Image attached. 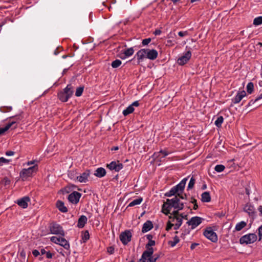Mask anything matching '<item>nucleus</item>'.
I'll return each mask as SVG.
<instances>
[{"label":"nucleus","instance_id":"2f4dec72","mask_svg":"<svg viewBox=\"0 0 262 262\" xmlns=\"http://www.w3.org/2000/svg\"><path fill=\"white\" fill-rule=\"evenodd\" d=\"M247 225V223L244 221H241L239 223H238L236 226L235 229L237 231H241L242 229H243L244 227H245Z\"/></svg>","mask_w":262,"mask_h":262},{"label":"nucleus","instance_id":"8fccbe9b","mask_svg":"<svg viewBox=\"0 0 262 262\" xmlns=\"http://www.w3.org/2000/svg\"><path fill=\"white\" fill-rule=\"evenodd\" d=\"M32 254L35 257H37L39 255V252L37 250H34L32 251Z\"/></svg>","mask_w":262,"mask_h":262},{"label":"nucleus","instance_id":"a19ab883","mask_svg":"<svg viewBox=\"0 0 262 262\" xmlns=\"http://www.w3.org/2000/svg\"><path fill=\"white\" fill-rule=\"evenodd\" d=\"M225 167L223 165H217L215 166L214 170L217 172H221L224 171Z\"/></svg>","mask_w":262,"mask_h":262},{"label":"nucleus","instance_id":"4be33fe9","mask_svg":"<svg viewBox=\"0 0 262 262\" xmlns=\"http://www.w3.org/2000/svg\"><path fill=\"white\" fill-rule=\"evenodd\" d=\"M153 228V225L150 221H146L143 225L142 232L145 233L151 230Z\"/></svg>","mask_w":262,"mask_h":262},{"label":"nucleus","instance_id":"393cba45","mask_svg":"<svg viewBox=\"0 0 262 262\" xmlns=\"http://www.w3.org/2000/svg\"><path fill=\"white\" fill-rule=\"evenodd\" d=\"M155 245V241L153 240H150L148 241V243L146 245L145 248L146 249V250L145 251H147L149 252V251L151 252L150 255H152L154 253V249L151 247V246H154Z\"/></svg>","mask_w":262,"mask_h":262},{"label":"nucleus","instance_id":"f8f14e48","mask_svg":"<svg viewBox=\"0 0 262 262\" xmlns=\"http://www.w3.org/2000/svg\"><path fill=\"white\" fill-rule=\"evenodd\" d=\"M123 164L119 161H112L110 164H107L106 167L111 170H115L118 172L123 168Z\"/></svg>","mask_w":262,"mask_h":262},{"label":"nucleus","instance_id":"09e8293b","mask_svg":"<svg viewBox=\"0 0 262 262\" xmlns=\"http://www.w3.org/2000/svg\"><path fill=\"white\" fill-rule=\"evenodd\" d=\"M107 252L110 254H112L114 253V248L113 247H109L107 248Z\"/></svg>","mask_w":262,"mask_h":262},{"label":"nucleus","instance_id":"1a4fd4ad","mask_svg":"<svg viewBox=\"0 0 262 262\" xmlns=\"http://www.w3.org/2000/svg\"><path fill=\"white\" fill-rule=\"evenodd\" d=\"M204 235L212 242H216L217 241V236L211 228H207L204 232Z\"/></svg>","mask_w":262,"mask_h":262},{"label":"nucleus","instance_id":"b1692460","mask_svg":"<svg viewBox=\"0 0 262 262\" xmlns=\"http://www.w3.org/2000/svg\"><path fill=\"white\" fill-rule=\"evenodd\" d=\"M88 221L87 217L85 215H81L78 219L77 226L79 228H83Z\"/></svg>","mask_w":262,"mask_h":262},{"label":"nucleus","instance_id":"c85d7f7f","mask_svg":"<svg viewBox=\"0 0 262 262\" xmlns=\"http://www.w3.org/2000/svg\"><path fill=\"white\" fill-rule=\"evenodd\" d=\"M16 123L15 121H12L8 123L5 127L0 128V135H2L5 133V132L8 130L13 124Z\"/></svg>","mask_w":262,"mask_h":262},{"label":"nucleus","instance_id":"a878e982","mask_svg":"<svg viewBox=\"0 0 262 262\" xmlns=\"http://www.w3.org/2000/svg\"><path fill=\"white\" fill-rule=\"evenodd\" d=\"M56 206L61 212L63 213L68 212L67 208L64 206L63 202L62 201H58L56 203Z\"/></svg>","mask_w":262,"mask_h":262},{"label":"nucleus","instance_id":"9d476101","mask_svg":"<svg viewBox=\"0 0 262 262\" xmlns=\"http://www.w3.org/2000/svg\"><path fill=\"white\" fill-rule=\"evenodd\" d=\"M191 56V53L190 51H188L178 58L177 62L179 65L183 66L186 64L189 60Z\"/></svg>","mask_w":262,"mask_h":262},{"label":"nucleus","instance_id":"c9c22d12","mask_svg":"<svg viewBox=\"0 0 262 262\" xmlns=\"http://www.w3.org/2000/svg\"><path fill=\"white\" fill-rule=\"evenodd\" d=\"M176 194H178V192L177 189H176L174 187H173L168 192L165 193V195L169 197L174 195Z\"/></svg>","mask_w":262,"mask_h":262},{"label":"nucleus","instance_id":"6e6d98bb","mask_svg":"<svg viewBox=\"0 0 262 262\" xmlns=\"http://www.w3.org/2000/svg\"><path fill=\"white\" fill-rule=\"evenodd\" d=\"M14 152L12 151H7L6 152V155H7L8 156H12L14 155Z\"/></svg>","mask_w":262,"mask_h":262},{"label":"nucleus","instance_id":"bf43d9fd","mask_svg":"<svg viewBox=\"0 0 262 262\" xmlns=\"http://www.w3.org/2000/svg\"><path fill=\"white\" fill-rule=\"evenodd\" d=\"M134 107V106H138L139 105V102L138 101H136L134 102L132 104L130 105Z\"/></svg>","mask_w":262,"mask_h":262},{"label":"nucleus","instance_id":"aec40b11","mask_svg":"<svg viewBox=\"0 0 262 262\" xmlns=\"http://www.w3.org/2000/svg\"><path fill=\"white\" fill-rule=\"evenodd\" d=\"M244 210L249 214L250 216H251L252 219L254 218L255 211L253 206L251 205V204H247L245 206Z\"/></svg>","mask_w":262,"mask_h":262},{"label":"nucleus","instance_id":"39448f33","mask_svg":"<svg viewBox=\"0 0 262 262\" xmlns=\"http://www.w3.org/2000/svg\"><path fill=\"white\" fill-rule=\"evenodd\" d=\"M257 238V237L255 234L249 233L242 236L239 239V243L241 244L246 245L252 244L256 241Z\"/></svg>","mask_w":262,"mask_h":262},{"label":"nucleus","instance_id":"423d86ee","mask_svg":"<svg viewBox=\"0 0 262 262\" xmlns=\"http://www.w3.org/2000/svg\"><path fill=\"white\" fill-rule=\"evenodd\" d=\"M50 240L53 243L59 245L67 250L70 248L69 242L63 237L52 236Z\"/></svg>","mask_w":262,"mask_h":262},{"label":"nucleus","instance_id":"4468645a","mask_svg":"<svg viewBox=\"0 0 262 262\" xmlns=\"http://www.w3.org/2000/svg\"><path fill=\"white\" fill-rule=\"evenodd\" d=\"M91 174L90 170L87 169L80 176L77 177V180L80 183H86Z\"/></svg>","mask_w":262,"mask_h":262},{"label":"nucleus","instance_id":"680f3d73","mask_svg":"<svg viewBox=\"0 0 262 262\" xmlns=\"http://www.w3.org/2000/svg\"><path fill=\"white\" fill-rule=\"evenodd\" d=\"M181 193H180V196H178L180 199H186V198H187V195L186 194H184V195L182 194L181 195Z\"/></svg>","mask_w":262,"mask_h":262},{"label":"nucleus","instance_id":"864d4df0","mask_svg":"<svg viewBox=\"0 0 262 262\" xmlns=\"http://www.w3.org/2000/svg\"><path fill=\"white\" fill-rule=\"evenodd\" d=\"M151 257L152 258V259H155V261H157V260L159 258V255L158 254H155L154 255H152L151 256Z\"/></svg>","mask_w":262,"mask_h":262},{"label":"nucleus","instance_id":"4d7b16f0","mask_svg":"<svg viewBox=\"0 0 262 262\" xmlns=\"http://www.w3.org/2000/svg\"><path fill=\"white\" fill-rule=\"evenodd\" d=\"M146 260H147V262H156L155 259V258L152 259V258L151 257V256L148 257Z\"/></svg>","mask_w":262,"mask_h":262},{"label":"nucleus","instance_id":"5701e85b","mask_svg":"<svg viewBox=\"0 0 262 262\" xmlns=\"http://www.w3.org/2000/svg\"><path fill=\"white\" fill-rule=\"evenodd\" d=\"M106 174V170L104 168L99 167L95 171L94 175L98 178H102Z\"/></svg>","mask_w":262,"mask_h":262},{"label":"nucleus","instance_id":"4c0bfd02","mask_svg":"<svg viewBox=\"0 0 262 262\" xmlns=\"http://www.w3.org/2000/svg\"><path fill=\"white\" fill-rule=\"evenodd\" d=\"M122 63V62L119 59H116L112 62L111 66L113 68H117L119 67Z\"/></svg>","mask_w":262,"mask_h":262},{"label":"nucleus","instance_id":"2eb2a0df","mask_svg":"<svg viewBox=\"0 0 262 262\" xmlns=\"http://www.w3.org/2000/svg\"><path fill=\"white\" fill-rule=\"evenodd\" d=\"M145 50L146 58H148L151 60H154L157 58L158 53L157 50L155 49H145Z\"/></svg>","mask_w":262,"mask_h":262},{"label":"nucleus","instance_id":"49530a36","mask_svg":"<svg viewBox=\"0 0 262 262\" xmlns=\"http://www.w3.org/2000/svg\"><path fill=\"white\" fill-rule=\"evenodd\" d=\"M151 39L150 38H145L144 39H143L142 41V45L143 46L147 45L151 41Z\"/></svg>","mask_w":262,"mask_h":262},{"label":"nucleus","instance_id":"13d9d810","mask_svg":"<svg viewBox=\"0 0 262 262\" xmlns=\"http://www.w3.org/2000/svg\"><path fill=\"white\" fill-rule=\"evenodd\" d=\"M53 256V254L49 251L48 252H47L46 253V257L48 258H52Z\"/></svg>","mask_w":262,"mask_h":262},{"label":"nucleus","instance_id":"72a5a7b5","mask_svg":"<svg viewBox=\"0 0 262 262\" xmlns=\"http://www.w3.org/2000/svg\"><path fill=\"white\" fill-rule=\"evenodd\" d=\"M180 241L179 238L177 236H175L173 237V241H170L168 242V245H170L171 247H173L176 245L177 244H178Z\"/></svg>","mask_w":262,"mask_h":262},{"label":"nucleus","instance_id":"0eeeda50","mask_svg":"<svg viewBox=\"0 0 262 262\" xmlns=\"http://www.w3.org/2000/svg\"><path fill=\"white\" fill-rule=\"evenodd\" d=\"M50 230L52 234L60 235L62 236L65 235L62 227L56 223H52L50 225Z\"/></svg>","mask_w":262,"mask_h":262},{"label":"nucleus","instance_id":"3c124183","mask_svg":"<svg viewBox=\"0 0 262 262\" xmlns=\"http://www.w3.org/2000/svg\"><path fill=\"white\" fill-rule=\"evenodd\" d=\"M178 35L181 37H183V36L187 35V32L186 31H185V32L180 31L178 33Z\"/></svg>","mask_w":262,"mask_h":262},{"label":"nucleus","instance_id":"338daca9","mask_svg":"<svg viewBox=\"0 0 262 262\" xmlns=\"http://www.w3.org/2000/svg\"><path fill=\"white\" fill-rule=\"evenodd\" d=\"M20 255L21 257H25L26 254H25V252L24 251V250H22V251H21V252H20Z\"/></svg>","mask_w":262,"mask_h":262},{"label":"nucleus","instance_id":"473e14b6","mask_svg":"<svg viewBox=\"0 0 262 262\" xmlns=\"http://www.w3.org/2000/svg\"><path fill=\"white\" fill-rule=\"evenodd\" d=\"M134 111V108L132 106L129 105L125 110L123 111V115L125 116L132 113Z\"/></svg>","mask_w":262,"mask_h":262},{"label":"nucleus","instance_id":"58836bf2","mask_svg":"<svg viewBox=\"0 0 262 262\" xmlns=\"http://www.w3.org/2000/svg\"><path fill=\"white\" fill-rule=\"evenodd\" d=\"M195 179L193 177H192L191 178L190 181L188 185V187H187L188 189H191L193 187L194 185L195 184Z\"/></svg>","mask_w":262,"mask_h":262},{"label":"nucleus","instance_id":"ea45409f","mask_svg":"<svg viewBox=\"0 0 262 262\" xmlns=\"http://www.w3.org/2000/svg\"><path fill=\"white\" fill-rule=\"evenodd\" d=\"M262 24V16L255 18L253 20V24L255 26L260 25Z\"/></svg>","mask_w":262,"mask_h":262},{"label":"nucleus","instance_id":"6ab92c4d","mask_svg":"<svg viewBox=\"0 0 262 262\" xmlns=\"http://www.w3.org/2000/svg\"><path fill=\"white\" fill-rule=\"evenodd\" d=\"M187 181V178H184L177 185L174 186L177 190L178 196H180V193H182L184 190Z\"/></svg>","mask_w":262,"mask_h":262},{"label":"nucleus","instance_id":"f3484780","mask_svg":"<svg viewBox=\"0 0 262 262\" xmlns=\"http://www.w3.org/2000/svg\"><path fill=\"white\" fill-rule=\"evenodd\" d=\"M30 201V199L29 196H24L16 201V203L20 207L23 208H26L28 207V203Z\"/></svg>","mask_w":262,"mask_h":262},{"label":"nucleus","instance_id":"c756f323","mask_svg":"<svg viewBox=\"0 0 262 262\" xmlns=\"http://www.w3.org/2000/svg\"><path fill=\"white\" fill-rule=\"evenodd\" d=\"M151 252L144 251L142 254L141 258L138 261V262H146L148 257L150 256Z\"/></svg>","mask_w":262,"mask_h":262},{"label":"nucleus","instance_id":"c03bdc74","mask_svg":"<svg viewBox=\"0 0 262 262\" xmlns=\"http://www.w3.org/2000/svg\"><path fill=\"white\" fill-rule=\"evenodd\" d=\"M90 238V234L88 231H85L82 235V239L84 241L88 240Z\"/></svg>","mask_w":262,"mask_h":262},{"label":"nucleus","instance_id":"7ed1b4c3","mask_svg":"<svg viewBox=\"0 0 262 262\" xmlns=\"http://www.w3.org/2000/svg\"><path fill=\"white\" fill-rule=\"evenodd\" d=\"M38 169L37 165H34L28 168L23 169L20 172V177L23 180H26L27 178L31 177L34 172H36Z\"/></svg>","mask_w":262,"mask_h":262},{"label":"nucleus","instance_id":"e433bc0d","mask_svg":"<svg viewBox=\"0 0 262 262\" xmlns=\"http://www.w3.org/2000/svg\"><path fill=\"white\" fill-rule=\"evenodd\" d=\"M223 121H224L223 117L222 116H220L215 120L214 124L217 127H220L221 126V125L223 122Z\"/></svg>","mask_w":262,"mask_h":262},{"label":"nucleus","instance_id":"f257e3e1","mask_svg":"<svg viewBox=\"0 0 262 262\" xmlns=\"http://www.w3.org/2000/svg\"><path fill=\"white\" fill-rule=\"evenodd\" d=\"M173 208L179 212L184 208V203L181 202L180 199L177 195L171 199H167L162 205V212L166 215L170 213L171 209Z\"/></svg>","mask_w":262,"mask_h":262},{"label":"nucleus","instance_id":"052dcab7","mask_svg":"<svg viewBox=\"0 0 262 262\" xmlns=\"http://www.w3.org/2000/svg\"><path fill=\"white\" fill-rule=\"evenodd\" d=\"M198 245H199V244H198V243H192L190 246V248L191 250H193Z\"/></svg>","mask_w":262,"mask_h":262},{"label":"nucleus","instance_id":"bb28decb","mask_svg":"<svg viewBox=\"0 0 262 262\" xmlns=\"http://www.w3.org/2000/svg\"><path fill=\"white\" fill-rule=\"evenodd\" d=\"M201 200L203 202H209L211 201V196L209 192H204L201 195Z\"/></svg>","mask_w":262,"mask_h":262},{"label":"nucleus","instance_id":"9b49d317","mask_svg":"<svg viewBox=\"0 0 262 262\" xmlns=\"http://www.w3.org/2000/svg\"><path fill=\"white\" fill-rule=\"evenodd\" d=\"M203 219L199 216L192 217L187 222L189 226H191V229H194L202 222Z\"/></svg>","mask_w":262,"mask_h":262},{"label":"nucleus","instance_id":"a18cd8bd","mask_svg":"<svg viewBox=\"0 0 262 262\" xmlns=\"http://www.w3.org/2000/svg\"><path fill=\"white\" fill-rule=\"evenodd\" d=\"M11 160L6 159L3 157L0 158V166L2 165L4 163H9Z\"/></svg>","mask_w":262,"mask_h":262},{"label":"nucleus","instance_id":"f704fd0d","mask_svg":"<svg viewBox=\"0 0 262 262\" xmlns=\"http://www.w3.org/2000/svg\"><path fill=\"white\" fill-rule=\"evenodd\" d=\"M247 92L248 94H251L253 93L254 90V84L252 82L248 83L246 87Z\"/></svg>","mask_w":262,"mask_h":262},{"label":"nucleus","instance_id":"0e129e2a","mask_svg":"<svg viewBox=\"0 0 262 262\" xmlns=\"http://www.w3.org/2000/svg\"><path fill=\"white\" fill-rule=\"evenodd\" d=\"M146 237L148 239V241L152 240V238H153V236L151 234H148L146 235Z\"/></svg>","mask_w":262,"mask_h":262},{"label":"nucleus","instance_id":"6e6552de","mask_svg":"<svg viewBox=\"0 0 262 262\" xmlns=\"http://www.w3.org/2000/svg\"><path fill=\"white\" fill-rule=\"evenodd\" d=\"M132 234L129 230H126L122 232L119 236L121 242L123 245H127L131 241Z\"/></svg>","mask_w":262,"mask_h":262},{"label":"nucleus","instance_id":"f03ea898","mask_svg":"<svg viewBox=\"0 0 262 262\" xmlns=\"http://www.w3.org/2000/svg\"><path fill=\"white\" fill-rule=\"evenodd\" d=\"M73 94V88L71 84H68L63 91L58 93V98L62 102L68 101L69 99L72 97Z\"/></svg>","mask_w":262,"mask_h":262},{"label":"nucleus","instance_id":"412c9836","mask_svg":"<svg viewBox=\"0 0 262 262\" xmlns=\"http://www.w3.org/2000/svg\"><path fill=\"white\" fill-rule=\"evenodd\" d=\"M134 53V50L133 48H128L125 50L120 55V57L122 59H125L127 57H130Z\"/></svg>","mask_w":262,"mask_h":262},{"label":"nucleus","instance_id":"a211bd4d","mask_svg":"<svg viewBox=\"0 0 262 262\" xmlns=\"http://www.w3.org/2000/svg\"><path fill=\"white\" fill-rule=\"evenodd\" d=\"M246 95L245 91H238L235 97L232 99V101L234 104L238 103Z\"/></svg>","mask_w":262,"mask_h":262},{"label":"nucleus","instance_id":"774afa93","mask_svg":"<svg viewBox=\"0 0 262 262\" xmlns=\"http://www.w3.org/2000/svg\"><path fill=\"white\" fill-rule=\"evenodd\" d=\"M34 162H35V161H34V160L30 161L28 162L27 164V165H32L34 163Z\"/></svg>","mask_w":262,"mask_h":262},{"label":"nucleus","instance_id":"20e7f679","mask_svg":"<svg viewBox=\"0 0 262 262\" xmlns=\"http://www.w3.org/2000/svg\"><path fill=\"white\" fill-rule=\"evenodd\" d=\"M169 219L174 225V229L177 230L180 228L182 224V217L179 216V212L173 211L169 216Z\"/></svg>","mask_w":262,"mask_h":262},{"label":"nucleus","instance_id":"ddd939ff","mask_svg":"<svg viewBox=\"0 0 262 262\" xmlns=\"http://www.w3.org/2000/svg\"><path fill=\"white\" fill-rule=\"evenodd\" d=\"M81 194L77 191H74L69 195L68 200L73 204H76L79 201Z\"/></svg>","mask_w":262,"mask_h":262},{"label":"nucleus","instance_id":"7c9ffc66","mask_svg":"<svg viewBox=\"0 0 262 262\" xmlns=\"http://www.w3.org/2000/svg\"><path fill=\"white\" fill-rule=\"evenodd\" d=\"M143 199L141 197L138 198V199L134 200L133 201H132L128 205L127 207H132L134 206L137 205H139L141 204V203L142 202Z\"/></svg>","mask_w":262,"mask_h":262},{"label":"nucleus","instance_id":"5fc2aeb1","mask_svg":"<svg viewBox=\"0 0 262 262\" xmlns=\"http://www.w3.org/2000/svg\"><path fill=\"white\" fill-rule=\"evenodd\" d=\"M179 217H182V220L183 219H186V220H187V219H187V216H188V215H186V214H183V213H182V214H179Z\"/></svg>","mask_w":262,"mask_h":262},{"label":"nucleus","instance_id":"79ce46f5","mask_svg":"<svg viewBox=\"0 0 262 262\" xmlns=\"http://www.w3.org/2000/svg\"><path fill=\"white\" fill-rule=\"evenodd\" d=\"M83 87H78L76 89L75 95L77 97H79V96H81V95L83 93Z\"/></svg>","mask_w":262,"mask_h":262},{"label":"nucleus","instance_id":"37998d69","mask_svg":"<svg viewBox=\"0 0 262 262\" xmlns=\"http://www.w3.org/2000/svg\"><path fill=\"white\" fill-rule=\"evenodd\" d=\"M262 98V93L260 94L257 97L255 98V100H251L249 101L248 105H253L255 102L258 101L259 100L261 99Z\"/></svg>","mask_w":262,"mask_h":262},{"label":"nucleus","instance_id":"de8ad7c7","mask_svg":"<svg viewBox=\"0 0 262 262\" xmlns=\"http://www.w3.org/2000/svg\"><path fill=\"white\" fill-rule=\"evenodd\" d=\"M174 227V225L173 224V223L170 221H169L168 222H167V226H166V230L168 231L172 227Z\"/></svg>","mask_w":262,"mask_h":262},{"label":"nucleus","instance_id":"dca6fc26","mask_svg":"<svg viewBox=\"0 0 262 262\" xmlns=\"http://www.w3.org/2000/svg\"><path fill=\"white\" fill-rule=\"evenodd\" d=\"M146 55L145 49H142L137 52L135 56V58L137 57L138 64H140V63L142 62L145 58H146Z\"/></svg>","mask_w":262,"mask_h":262},{"label":"nucleus","instance_id":"e2e57ef3","mask_svg":"<svg viewBox=\"0 0 262 262\" xmlns=\"http://www.w3.org/2000/svg\"><path fill=\"white\" fill-rule=\"evenodd\" d=\"M161 31L160 30H156L155 32H154V34L156 35H160L161 34Z\"/></svg>","mask_w":262,"mask_h":262},{"label":"nucleus","instance_id":"69168bd1","mask_svg":"<svg viewBox=\"0 0 262 262\" xmlns=\"http://www.w3.org/2000/svg\"><path fill=\"white\" fill-rule=\"evenodd\" d=\"M258 210L260 212V215L262 216V206H260L258 207Z\"/></svg>","mask_w":262,"mask_h":262},{"label":"nucleus","instance_id":"603ef678","mask_svg":"<svg viewBox=\"0 0 262 262\" xmlns=\"http://www.w3.org/2000/svg\"><path fill=\"white\" fill-rule=\"evenodd\" d=\"M258 235L259 236V239H260L262 236V225L258 228Z\"/></svg>","mask_w":262,"mask_h":262},{"label":"nucleus","instance_id":"cd10ccee","mask_svg":"<svg viewBox=\"0 0 262 262\" xmlns=\"http://www.w3.org/2000/svg\"><path fill=\"white\" fill-rule=\"evenodd\" d=\"M169 154V153L165 150H161L159 152H155L153 155V157L155 158H161L160 155L161 154V155H162V158H164V157H166V156H167Z\"/></svg>","mask_w":262,"mask_h":262}]
</instances>
